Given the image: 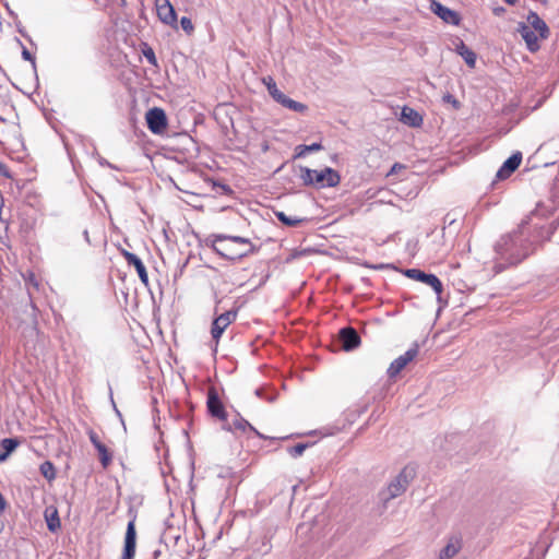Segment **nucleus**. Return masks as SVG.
I'll return each mask as SVG.
<instances>
[{
  "mask_svg": "<svg viewBox=\"0 0 559 559\" xmlns=\"http://www.w3.org/2000/svg\"><path fill=\"white\" fill-rule=\"evenodd\" d=\"M559 226V217L548 226L536 227L538 235L533 240L527 235V223L523 222L518 229L502 235L495 243L493 250L497 263L496 272H501L508 266L516 265L527 258L534 250V243L538 240H548Z\"/></svg>",
  "mask_w": 559,
  "mask_h": 559,
  "instance_id": "f257e3e1",
  "label": "nucleus"
},
{
  "mask_svg": "<svg viewBox=\"0 0 559 559\" xmlns=\"http://www.w3.org/2000/svg\"><path fill=\"white\" fill-rule=\"evenodd\" d=\"M205 243L216 254L233 262H238L259 250L248 238L225 234L210 235Z\"/></svg>",
  "mask_w": 559,
  "mask_h": 559,
  "instance_id": "f03ea898",
  "label": "nucleus"
},
{
  "mask_svg": "<svg viewBox=\"0 0 559 559\" xmlns=\"http://www.w3.org/2000/svg\"><path fill=\"white\" fill-rule=\"evenodd\" d=\"M414 468L409 466L404 467L388 485V487L379 492V500L383 503L384 507L390 500L401 496L406 490L409 481L414 477Z\"/></svg>",
  "mask_w": 559,
  "mask_h": 559,
  "instance_id": "7ed1b4c3",
  "label": "nucleus"
},
{
  "mask_svg": "<svg viewBox=\"0 0 559 559\" xmlns=\"http://www.w3.org/2000/svg\"><path fill=\"white\" fill-rule=\"evenodd\" d=\"M130 520L127 525L126 536H124V545L121 559H133L135 556V547H136V531H135V521H136V512L133 511L132 508L129 509Z\"/></svg>",
  "mask_w": 559,
  "mask_h": 559,
  "instance_id": "20e7f679",
  "label": "nucleus"
},
{
  "mask_svg": "<svg viewBox=\"0 0 559 559\" xmlns=\"http://www.w3.org/2000/svg\"><path fill=\"white\" fill-rule=\"evenodd\" d=\"M404 275L408 278L427 284L438 296H440L443 290L442 282L435 274L425 273L419 269H407L404 271Z\"/></svg>",
  "mask_w": 559,
  "mask_h": 559,
  "instance_id": "39448f33",
  "label": "nucleus"
},
{
  "mask_svg": "<svg viewBox=\"0 0 559 559\" xmlns=\"http://www.w3.org/2000/svg\"><path fill=\"white\" fill-rule=\"evenodd\" d=\"M419 352V345L414 343L403 355L395 358L388 368L389 378L396 377L411 361H413Z\"/></svg>",
  "mask_w": 559,
  "mask_h": 559,
  "instance_id": "423d86ee",
  "label": "nucleus"
},
{
  "mask_svg": "<svg viewBox=\"0 0 559 559\" xmlns=\"http://www.w3.org/2000/svg\"><path fill=\"white\" fill-rule=\"evenodd\" d=\"M148 130L154 134H160L167 128V117L162 108L148 109L145 116Z\"/></svg>",
  "mask_w": 559,
  "mask_h": 559,
  "instance_id": "0eeeda50",
  "label": "nucleus"
},
{
  "mask_svg": "<svg viewBox=\"0 0 559 559\" xmlns=\"http://www.w3.org/2000/svg\"><path fill=\"white\" fill-rule=\"evenodd\" d=\"M341 182L338 171L331 167H325L321 170L314 169V187L317 188H333Z\"/></svg>",
  "mask_w": 559,
  "mask_h": 559,
  "instance_id": "6e6552de",
  "label": "nucleus"
},
{
  "mask_svg": "<svg viewBox=\"0 0 559 559\" xmlns=\"http://www.w3.org/2000/svg\"><path fill=\"white\" fill-rule=\"evenodd\" d=\"M206 407L209 414L212 417H215L219 420H226L227 414L224 404L221 401L218 392L214 386H211L207 390Z\"/></svg>",
  "mask_w": 559,
  "mask_h": 559,
  "instance_id": "1a4fd4ad",
  "label": "nucleus"
},
{
  "mask_svg": "<svg viewBox=\"0 0 559 559\" xmlns=\"http://www.w3.org/2000/svg\"><path fill=\"white\" fill-rule=\"evenodd\" d=\"M225 429L228 431H233V432L240 431L242 433L250 431V432L254 433L257 437H259L260 439H271V440L276 439L273 437H267V436L261 433L260 431H258L248 420H246L239 414H237L236 417L230 423H227V425L225 426ZM288 437H282L280 439L285 440Z\"/></svg>",
  "mask_w": 559,
  "mask_h": 559,
  "instance_id": "9d476101",
  "label": "nucleus"
},
{
  "mask_svg": "<svg viewBox=\"0 0 559 559\" xmlns=\"http://www.w3.org/2000/svg\"><path fill=\"white\" fill-rule=\"evenodd\" d=\"M430 10L433 12L437 16H439L443 22L451 24V25H459L461 17L459 13L442 3H440L437 0H430Z\"/></svg>",
  "mask_w": 559,
  "mask_h": 559,
  "instance_id": "9b49d317",
  "label": "nucleus"
},
{
  "mask_svg": "<svg viewBox=\"0 0 559 559\" xmlns=\"http://www.w3.org/2000/svg\"><path fill=\"white\" fill-rule=\"evenodd\" d=\"M156 12L160 22L177 27V13L169 0H156Z\"/></svg>",
  "mask_w": 559,
  "mask_h": 559,
  "instance_id": "f8f14e48",
  "label": "nucleus"
},
{
  "mask_svg": "<svg viewBox=\"0 0 559 559\" xmlns=\"http://www.w3.org/2000/svg\"><path fill=\"white\" fill-rule=\"evenodd\" d=\"M338 337L343 349L346 352H352L360 345V336L352 326H345L341 329L338 332Z\"/></svg>",
  "mask_w": 559,
  "mask_h": 559,
  "instance_id": "ddd939ff",
  "label": "nucleus"
},
{
  "mask_svg": "<svg viewBox=\"0 0 559 559\" xmlns=\"http://www.w3.org/2000/svg\"><path fill=\"white\" fill-rule=\"evenodd\" d=\"M522 162V153L515 152L513 153L501 167L498 169L496 174V178L499 180H504L509 178L520 166Z\"/></svg>",
  "mask_w": 559,
  "mask_h": 559,
  "instance_id": "4468645a",
  "label": "nucleus"
},
{
  "mask_svg": "<svg viewBox=\"0 0 559 559\" xmlns=\"http://www.w3.org/2000/svg\"><path fill=\"white\" fill-rule=\"evenodd\" d=\"M122 255L124 257V259L129 265L134 266L141 282L144 285H147L148 284V275H147L146 267H145L144 263L142 262V260L136 254L126 251V250L122 251Z\"/></svg>",
  "mask_w": 559,
  "mask_h": 559,
  "instance_id": "2eb2a0df",
  "label": "nucleus"
},
{
  "mask_svg": "<svg viewBox=\"0 0 559 559\" xmlns=\"http://www.w3.org/2000/svg\"><path fill=\"white\" fill-rule=\"evenodd\" d=\"M518 32L521 34L522 38L525 40L527 48L530 51L534 52L539 48L538 37L528 25L524 23H520L518 27Z\"/></svg>",
  "mask_w": 559,
  "mask_h": 559,
  "instance_id": "dca6fc26",
  "label": "nucleus"
},
{
  "mask_svg": "<svg viewBox=\"0 0 559 559\" xmlns=\"http://www.w3.org/2000/svg\"><path fill=\"white\" fill-rule=\"evenodd\" d=\"M527 23L533 27V31L538 32L542 38H546L549 34V29L547 24L540 16L534 12L530 11L527 14Z\"/></svg>",
  "mask_w": 559,
  "mask_h": 559,
  "instance_id": "f3484780",
  "label": "nucleus"
},
{
  "mask_svg": "<svg viewBox=\"0 0 559 559\" xmlns=\"http://www.w3.org/2000/svg\"><path fill=\"white\" fill-rule=\"evenodd\" d=\"M274 100L281 104L283 107L295 112H305L308 108L307 105L289 98L283 92L280 95H277V97Z\"/></svg>",
  "mask_w": 559,
  "mask_h": 559,
  "instance_id": "a211bd4d",
  "label": "nucleus"
},
{
  "mask_svg": "<svg viewBox=\"0 0 559 559\" xmlns=\"http://www.w3.org/2000/svg\"><path fill=\"white\" fill-rule=\"evenodd\" d=\"M401 121L409 127H419L423 123V117L411 107H403Z\"/></svg>",
  "mask_w": 559,
  "mask_h": 559,
  "instance_id": "6ab92c4d",
  "label": "nucleus"
},
{
  "mask_svg": "<svg viewBox=\"0 0 559 559\" xmlns=\"http://www.w3.org/2000/svg\"><path fill=\"white\" fill-rule=\"evenodd\" d=\"M462 543L459 537H451L444 548L441 549L439 559H452L461 549Z\"/></svg>",
  "mask_w": 559,
  "mask_h": 559,
  "instance_id": "aec40b11",
  "label": "nucleus"
},
{
  "mask_svg": "<svg viewBox=\"0 0 559 559\" xmlns=\"http://www.w3.org/2000/svg\"><path fill=\"white\" fill-rule=\"evenodd\" d=\"M20 444L19 440L15 438H5L1 441V451H0V463L4 462L9 455L17 448Z\"/></svg>",
  "mask_w": 559,
  "mask_h": 559,
  "instance_id": "412c9836",
  "label": "nucleus"
},
{
  "mask_svg": "<svg viewBox=\"0 0 559 559\" xmlns=\"http://www.w3.org/2000/svg\"><path fill=\"white\" fill-rule=\"evenodd\" d=\"M457 53L464 59L465 63L474 68L476 64V53L468 48L463 41L456 46Z\"/></svg>",
  "mask_w": 559,
  "mask_h": 559,
  "instance_id": "4be33fe9",
  "label": "nucleus"
},
{
  "mask_svg": "<svg viewBox=\"0 0 559 559\" xmlns=\"http://www.w3.org/2000/svg\"><path fill=\"white\" fill-rule=\"evenodd\" d=\"M275 217L284 225L289 227H296L302 223L308 222L306 217L288 216L282 211L274 212Z\"/></svg>",
  "mask_w": 559,
  "mask_h": 559,
  "instance_id": "5701e85b",
  "label": "nucleus"
},
{
  "mask_svg": "<svg viewBox=\"0 0 559 559\" xmlns=\"http://www.w3.org/2000/svg\"><path fill=\"white\" fill-rule=\"evenodd\" d=\"M45 519L47 527L50 532L55 533L57 532V530L60 528L61 524L57 509H52L51 511L49 509H46Z\"/></svg>",
  "mask_w": 559,
  "mask_h": 559,
  "instance_id": "b1692460",
  "label": "nucleus"
},
{
  "mask_svg": "<svg viewBox=\"0 0 559 559\" xmlns=\"http://www.w3.org/2000/svg\"><path fill=\"white\" fill-rule=\"evenodd\" d=\"M227 322L221 316L214 319L211 328V334L216 343H218V340L221 338L222 334L227 329Z\"/></svg>",
  "mask_w": 559,
  "mask_h": 559,
  "instance_id": "393cba45",
  "label": "nucleus"
},
{
  "mask_svg": "<svg viewBox=\"0 0 559 559\" xmlns=\"http://www.w3.org/2000/svg\"><path fill=\"white\" fill-rule=\"evenodd\" d=\"M321 148H322V145L319 142L312 143L310 145L300 144V145L296 146L295 157L296 158L304 157L308 153L317 152V151H320Z\"/></svg>",
  "mask_w": 559,
  "mask_h": 559,
  "instance_id": "a878e982",
  "label": "nucleus"
},
{
  "mask_svg": "<svg viewBox=\"0 0 559 559\" xmlns=\"http://www.w3.org/2000/svg\"><path fill=\"white\" fill-rule=\"evenodd\" d=\"M40 474L48 480L52 481L56 479L57 473L55 465L50 461H45L39 466Z\"/></svg>",
  "mask_w": 559,
  "mask_h": 559,
  "instance_id": "bb28decb",
  "label": "nucleus"
},
{
  "mask_svg": "<svg viewBox=\"0 0 559 559\" xmlns=\"http://www.w3.org/2000/svg\"><path fill=\"white\" fill-rule=\"evenodd\" d=\"M96 450L98 451L99 460L103 467H108L112 460L111 453L108 451L104 443H102L99 447L97 445Z\"/></svg>",
  "mask_w": 559,
  "mask_h": 559,
  "instance_id": "cd10ccee",
  "label": "nucleus"
},
{
  "mask_svg": "<svg viewBox=\"0 0 559 559\" xmlns=\"http://www.w3.org/2000/svg\"><path fill=\"white\" fill-rule=\"evenodd\" d=\"M263 84L266 86L269 94L273 99L277 97L282 92L277 88L276 82L272 76H265L262 80Z\"/></svg>",
  "mask_w": 559,
  "mask_h": 559,
  "instance_id": "c85d7f7f",
  "label": "nucleus"
},
{
  "mask_svg": "<svg viewBox=\"0 0 559 559\" xmlns=\"http://www.w3.org/2000/svg\"><path fill=\"white\" fill-rule=\"evenodd\" d=\"M300 179L305 186H314V169L300 167Z\"/></svg>",
  "mask_w": 559,
  "mask_h": 559,
  "instance_id": "c756f323",
  "label": "nucleus"
},
{
  "mask_svg": "<svg viewBox=\"0 0 559 559\" xmlns=\"http://www.w3.org/2000/svg\"><path fill=\"white\" fill-rule=\"evenodd\" d=\"M309 447H310V443H308V442L298 443L294 447L287 448V452L292 457L297 459V457L301 456L302 453L305 452V450Z\"/></svg>",
  "mask_w": 559,
  "mask_h": 559,
  "instance_id": "7c9ffc66",
  "label": "nucleus"
},
{
  "mask_svg": "<svg viewBox=\"0 0 559 559\" xmlns=\"http://www.w3.org/2000/svg\"><path fill=\"white\" fill-rule=\"evenodd\" d=\"M180 26L189 35L192 34V32L194 31L193 23L191 19L188 16H182L180 19Z\"/></svg>",
  "mask_w": 559,
  "mask_h": 559,
  "instance_id": "2f4dec72",
  "label": "nucleus"
},
{
  "mask_svg": "<svg viewBox=\"0 0 559 559\" xmlns=\"http://www.w3.org/2000/svg\"><path fill=\"white\" fill-rule=\"evenodd\" d=\"M213 187L217 189V192L219 194H224V195H230L234 193L233 189L226 185V183H223V182H213Z\"/></svg>",
  "mask_w": 559,
  "mask_h": 559,
  "instance_id": "473e14b6",
  "label": "nucleus"
},
{
  "mask_svg": "<svg viewBox=\"0 0 559 559\" xmlns=\"http://www.w3.org/2000/svg\"><path fill=\"white\" fill-rule=\"evenodd\" d=\"M19 44L22 46V58L26 61H29L33 68H36L35 57L27 50V48L19 40Z\"/></svg>",
  "mask_w": 559,
  "mask_h": 559,
  "instance_id": "72a5a7b5",
  "label": "nucleus"
},
{
  "mask_svg": "<svg viewBox=\"0 0 559 559\" xmlns=\"http://www.w3.org/2000/svg\"><path fill=\"white\" fill-rule=\"evenodd\" d=\"M144 57L152 66H157V59L152 48H147L143 50Z\"/></svg>",
  "mask_w": 559,
  "mask_h": 559,
  "instance_id": "f704fd0d",
  "label": "nucleus"
},
{
  "mask_svg": "<svg viewBox=\"0 0 559 559\" xmlns=\"http://www.w3.org/2000/svg\"><path fill=\"white\" fill-rule=\"evenodd\" d=\"M221 317L227 322V324H231L237 318L236 310H229L221 314Z\"/></svg>",
  "mask_w": 559,
  "mask_h": 559,
  "instance_id": "c9c22d12",
  "label": "nucleus"
},
{
  "mask_svg": "<svg viewBox=\"0 0 559 559\" xmlns=\"http://www.w3.org/2000/svg\"><path fill=\"white\" fill-rule=\"evenodd\" d=\"M442 100L444 103L451 104L454 108L460 107V102L450 93H447L445 95H443Z\"/></svg>",
  "mask_w": 559,
  "mask_h": 559,
  "instance_id": "e433bc0d",
  "label": "nucleus"
},
{
  "mask_svg": "<svg viewBox=\"0 0 559 559\" xmlns=\"http://www.w3.org/2000/svg\"><path fill=\"white\" fill-rule=\"evenodd\" d=\"M87 435L91 443L94 445L95 449L97 448V445L99 447L103 443L100 442L97 433L94 430H90Z\"/></svg>",
  "mask_w": 559,
  "mask_h": 559,
  "instance_id": "4c0bfd02",
  "label": "nucleus"
},
{
  "mask_svg": "<svg viewBox=\"0 0 559 559\" xmlns=\"http://www.w3.org/2000/svg\"><path fill=\"white\" fill-rule=\"evenodd\" d=\"M402 168H404V165H402V164H400V163H395V164L392 166V168H391L390 173L388 174V176H389V175H391V174L396 173V171H397V169H402Z\"/></svg>",
  "mask_w": 559,
  "mask_h": 559,
  "instance_id": "58836bf2",
  "label": "nucleus"
},
{
  "mask_svg": "<svg viewBox=\"0 0 559 559\" xmlns=\"http://www.w3.org/2000/svg\"><path fill=\"white\" fill-rule=\"evenodd\" d=\"M7 508V501L4 497L0 493V513L3 512Z\"/></svg>",
  "mask_w": 559,
  "mask_h": 559,
  "instance_id": "ea45409f",
  "label": "nucleus"
},
{
  "mask_svg": "<svg viewBox=\"0 0 559 559\" xmlns=\"http://www.w3.org/2000/svg\"><path fill=\"white\" fill-rule=\"evenodd\" d=\"M99 164H100L102 166H108V167H110V168H116L114 165H111L109 162H107V160H106V159H104V158H102V159L99 160Z\"/></svg>",
  "mask_w": 559,
  "mask_h": 559,
  "instance_id": "a19ab883",
  "label": "nucleus"
},
{
  "mask_svg": "<svg viewBox=\"0 0 559 559\" xmlns=\"http://www.w3.org/2000/svg\"><path fill=\"white\" fill-rule=\"evenodd\" d=\"M29 283H32L35 287H38V283L35 278V275L34 274H31L29 275V278H28Z\"/></svg>",
  "mask_w": 559,
  "mask_h": 559,
  "instance_id": "79ce46f5",
  "label": "nucleus"
},
{
  "mask_svg": "<svg viewBox=\"0 0 559 559\" xmlns=\"http://www.w3.org/2000/svg\"><path fill=\"white\" fill-rule=\"evenodd\" d=\"M4 170H5V166H4V165H2V164H0V174H3V175H5V176H9Z\"/></svg>",
  "mask_w": 559,
  "mask_h": 559,
  "instance_id": "37998d69",
  "label": "nucleus"
},
{
  "mask_svg": "<svg viewBox=\"0 0 559 559\" xmlns=\"http://www.w3.org/2000/svg\"><path fill=\"white\" fill-rule=\"evenodd\" d=\"M222 250L226 251V252H235L231 248L229 247H219Z\"/></svg>",
  "mask_w": 559,
  "mask_h": 559,
  "instance_id": "c03bdc74",
  "label": "nucleus"
},
{
  "mask_svg": "<svg viewBox=\"0 0 559 559\" xmlns=\"http://www.w3.org/2000/svg\"><path fill=\"white\" fill-rule=\"evenodd\" d=\"M160 555V550H155L153 552V559H157V557Z\"/></svg>",
  "mask_w": 559,
  "mask_h": 559,
  "instance_id": "a18cd8bd",
  "label": "nucleus"
},
{
  "mask_svg": "<svg viewBox=\"0 0 559 559\" xmlns=\"http://www.w3.org/2000/svg\"><path fill=\"white\" fill-rule=\"evenodd\" d=\"M509 4H514L518 0H504Z\"/></svg>",
  "mask_w": 559,
  "mask_h": 559,
  "instance_id": "49530a36",
  "label": "nucleus"
},
{
  "mask_svg": "<svg viewBox=\"0 0 559 559\" xmlns=\"http://www.w3.org/2000/svg\"><path fill=\"white\" fill-rule=\"evenodd\" d=\"M255 394H257L258 396H260V395H261V390H260V389H257V390H255Z\"/></svg>",
  "mask_w": 559,
  "mask_h": 559,
  "instance_id": "de8ad7c7",
  "label": "nucleus"
},
{
  "mask_svg": "<svg viewBox=\"0 0 559 559\" xmlns=\"http://www.w3.org/2000/svg\"><path fill=\"white\" fill-rule=\"evenodd\" d=\"M115 411H116V413H117L119 416H121L120 411H118L116 407H115Z\"/></svg>",
  "mask_w": 559,
  "mask_h": 559,
  "instance_id": "09e8293b",
  "label": "nucleus"
}]
</instances>
